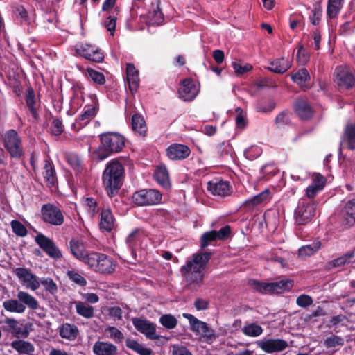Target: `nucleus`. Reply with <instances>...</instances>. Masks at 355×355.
<instances>
[{"label":"nucleus","mask_w":355,"mask_h":355,"mask_svg":"<svg viewBox=\"0 0 355 355\" xmlns=\"http://www.w3.org/2000/svg\"><path fill=\"white\" fill-rule=\"evenodd\" d=\"M125 176L124 166L118 159H113L107 163L102 173V182L110 198L115 197L119 193Z\"/></svg>","instance_id":"1"},{"label":"nucleus","mask_w":355,"mask_h":355,"mask_svg":"<svg viewBox=\"0 0 355 355\" xmlns=\"http://www.w3.org/2000/svg\"><path fill=\"white\" fill-rule=\"evenodd\" d=\"M99 139L101 144L94 152L98 161H103L112 154L121 152L125 146V137L116 132H103L99 135Z\"/></svg>","instance_id":"2"},{"label":"nucleus","mask_w":355,"mask_h":355,"mask_svg":"<svg viewBox=\"0 0 355 355\" xmlns=\"http://www.w3.org/2000/svg\"><path fill=\"white\" fill-rule=\"evenodd\" d=\"M85 264L93 271L100 274L112 273L116 268V262L108 255L97 252L86 253Z\"/></svg>","instance_id":"3"},{"label":"nucleus","mask_w":355,"mask_h":355,"mask_svg":"<svg viewBox=\"0 0 355 355\" xmlns=\"http://www.w3.org/2000/svg\"><path fill=\"white\" fill-rule=\"evenodd\" d=\"M17 299H9L3 302V307L10 313H23L26 306L32 310L39 308L37 299L28 292L20 291L17 293Z\"/></svg>","instance_id":"4"},{"label":"nucleus","mask_w":355,"mask_h":355,"mask_svg":"<svg viewBox=\"0 0 355 355\" xmlns=\"http://www.w3.org/2000/svg\"><path fill=\"white\" fill-rule=\"evenodd\" d=\"M3 146L12 158L20 159L24 155L21 140L15 130H8L3 136Z\"/></svg>","instance_id":"5"},{"label":"nucleus","mask_w":355,"mask_h":355,"mask_svg":"<svg viewBox=\"0 0 355 355\" xmlns=\"http://www.w3.org/2000/svg\"><path fill=\"white\" fill-rule=\"evenodd\" d=\"M162 193L156 189H146L135 191L132 202L138 206H148L159 204L162 200Z\"/></svg>","instance_id":"6"},{"label":"nucleus","mask_w":355,"mask_h":355,"mask_svg":"<svg viewBox=\"0 0 355 355\" xmlns=\"http://www.w3.org/2000/svg\"><path fill=\"white\" fill-rule=\"evenodd\" d=\"M41 218L47 224L60 226L64 222L62 211L56 205L46 203L41 207Z\"/></svg>","instance_id":"7"},{"label":"nucleus","mask_w":355,"mask_h":355,"mask_svg":"<svg viewBox=\"0 0 355 355\" xmlns=\"http://www.w3.org/2000/svg\"><path fill=\"white\" fill-rule=\"evenodd\" d=\"M204 270L197 266H191L190 262H187L180 268L182 276L185 278L187 283L195 288H200L204 283Z\"/></svg>","instance_id":"8"},{"label":"nucleus","mask_w":355,"mask_h":355,"mask_svg":"<svg viewBox=\"0 0 355 355\" xmlns=\"http://www.w3.org/2000/svg\"><path fill=\"white\" fill-rule=\"evenodd\" d=\"M183 317L189 320L191 330L196 335L207 340L216 338L215 331L205 322L198 320L190 313H183Z\"/></svg>","instance_id":"9"},{"label":"nucleus","mask_w":355,"mask_h":355,"mask_svg":"<svg viewBox=\"0 0 355 355\" xmlns=\"http://www.w3.org/2000/svg\"><path fill=\"white\" fill-rule=\"evenodd\" d=\"M315 215L313 205L302 199L295 210V220L297 225L309 223Z\"/></svg>","instance_id":"10"},{"label":"nucleus","mask_w":355,"mask_h":355,"mask_svg":"<svg viewBox=\"0 0 355 355\" xmlns=\"http://www.w3.org/2000/svg\"><path fill=\"white\" fill-rule=\"evenodd\" d=\"M230 234L231 227L230 225H225L218 231L205 232L200 238V247L201 249H205L218 239L224 241L230 236Z\"/></svg>","instance_id":"11"},{"label":"nucleus","mask_w":355,"mask_h":355,"mask_svg":"<svg viewBox=\"0 0 355 355\" xmlns=\"http://www.w3.org/2000/svg\"><path fill=\"white\" fill-rule=\"evenodd\" d=\"M35 243L51 258L59 259L62 254L60 250L54 241L42 233H39L35 238Z\"/></svg>","instance_id":"12"},{"label":"nucleus","mask_w":355,"mask_h":355,"mask_svg":"<svg viewBox=\"0 0 355 355\" xmlns=\"http://www.w3.org/2000/svg\"><path fill=\"white\" fill-rule=\"evenodd\" d=\"M76 53L93 62L100 63L104 60V53L101 49L89 44H83L76 50Z\"/></svg>","instance_id":"13"},{"label":"nucleus","mask_w":355,"mask_h":355,"mask_svg":"<svg viewBox=\"0 0 355 355\" xmlns=\"http://www.w3.org/2000/svg\"><path fill=\"white\" fill-rule=\"evenodd\" d=\"M98 110V103L96 98L92 101V104L86 105L82 113L76 119L73 125H78V128L86 126L96 115Z\"/></svg>","instance_id":"14"},{"label":"nucleus","mask_w":355,"mask_h":355,"mask_svg":"<svg viewBox=\"0 0 355 355\" xmlns=\"http://www.w3.org/2000/svg\"><path fill=\"white\" fill-rule=\"evenodd\" d=\"M199 89L192 78H185L181 81L178 89L180 98L184 101H191L198 95Z\"/></svg>","instance_id":"15"},{"label":"nucleus","mask_w":355,"mask_h":355,"mask_svg":"<svg viewBox=\"0 0 355 355\" xmlns=\"http://www.w3.org/2000/svg\"><path fill=\"white\" fill-rule=\"evenodd\" d=\"M132 322L135 328L140 333L144 334L146 338L150 340H157L155 325L150 321L141 318H133Z\"/></svg>","instance_id":"16"},{"label":"nucleus","mask_w":355,"mask_h":355,"mask_svg":"<svg viewBox=\"0 0 355 355\" xmlns=\"http://www.w3.org/2000/svg\"><path fill=\"white\" fill-rule=\"evenodd\" d=\"M336 82L340 87L349 89L355 86V75L343 67H337L335 69Z\"/></svg>","instance_id":"17"},{"label":"nucleus","mask_w":355,"mask_h":355,"mask_svg":"<svg viewBox=\"0 0 355 355\" xmlns=\"http://www.w3.org/2000/svg\"><path fill=\"white\" fill-rule=\"evenodd\" d=\"M293 110L302 121H309L314 114V110L311 104L306 99L302 98H298L295 101Z\"/></svg>","instance_id":"18"},{"label":"nucleus","mask_w":355,"mask_h":355,"mask_svg":"<svg viewBox=\"0 0 355 355\" xmlns=\"http://www.w3.org/2000/svg\"><path fill=\"white\" fill-rule=\"evenodd\" d=\"M166 154L171 160H183L190 155L191 150L187 145L175 143L166 149Z\"/></svg>","instance_id":"19"},{"label":"nucleus","mask_w":355,"mask_h":355,"mask_svg":"<svg viewBox=\"0 0 355 355\" xmlns=\"http://www.w3.org/2000/svg\"><path fill=\"white\" fill-rule=\"evenodd\" d=\"M257 345L266 353H273L282 352L288 346V343L282 339H268L265 340H259Z\"/></svg>","instance_id":"20"},{"label":"nucleus","mask_w":355,"mask_h":355,"mask_svg":"<svg viewBox=\"0 0 355 355\" xmlns=\"http://www.w3.org/2000/svg\"><path fill=\"white\" fill-rule=\"evenodd\" d=\"M207 188L214 196H226L230 195L231 187L228 181L214 178L208 182Z\"/></svg>","instance_id":"21"},{"label":"nucleus","mask_w":355,"mask_h":355,"mask_svg":"<svg viewBox=\"0 0 355 355\" xmlns=\"http://www.w3.org/2000/svg\"><path fill=\"white\" fill-rule=\"evenodd\" d=\"M12 330V334L17 338H26L29 335V327L32 324L28 322L26 324H19V322L15 318H6L3 322Z\"/></svg>","instance_id":"22"},{"label":"nucleus","mask_w":355,"mask_h":355,"mask_svg":"<svg viewBox=\"0 0 355 355\" xmlns=\"http://www.w3.org/2000/svg\"><path fill=\"white\" fill-rule=\"evenodd\" d=\"M15 275L24 283L28 284V286L33 291L39 288L40 284L37 277L32 274L26 268H17L14 270Z\"/></svg>","instance_id":"23"},{"label":"nucleus","mask_w":355,"mask_h":355,"mask_svg":"<svg viewBox=\"0 0 355 355\" xmlns=\"http://www.w3.org/2000/svg\"><path fill=\"white\" fill-rule=\"evenodd\" d=\"M340 146L350 150H355V123L346 125L341 136Z\"/></svg>","instance_id":"24"},{"label":"nucleus","mask_w":355,"mask_h":355,"mask_svg":"<svg viewBox=\"0 0 355 355\" xmlns=\"http://www.w3.org/2000/svg\"><path fill=\"white\" fill-rule=\"evenodd\" d=\"M92 351L96 355H117L118 348L114 344L105 342L96 341L92 347Z\"/></svg>","instance_id":"25"},{"label":"nucleus","mask_w":355,"mask_h":355,"mask_svg":"<svg viewBox=\"0 0 355 355\" xmlns=\"http://www.w3.org/2000/svg\"><path fill=\"white\" fill-rule=\"evenodd\" d=\"M355 257V250L347 252L343 255L329 261L326 264L327 270H331L335 268L344 266L351 263L352 260Z\"/></svg>","instance_id":"26"},{"label":"nucleus","mask_w":355,"mask_h":355,"mask_svg":"<svg viewBox=\"0 0 355 355\" xmlns=\"http://www.w3.org/2000/svg\"><path fill=\"white\" fill-rule=\"evenodd\" d=\"M25 101L32 117L35 120H38L40 116L37 112V105L35 98V94L34 89L32 87H28L26 89L25 94Z\"/></svg>","instance_id":"27"},{"label":"nucleus","mask_w":355,"mask_h":355,"mask_svg":"<svg viewBox=\"0 0 355 355\" xmlns=\"http://www.w3.org/2000/svg\"><path fill=\"white\" fill-rule=\"evenodd\" d=\"M131 128L133 132L139 135L146 137L148 128L144 118L138 113L132 115L131 119Z\"/></svg>","instance_id":"28"},{"label":"nucleus","mask_w":355,"mask_h":355,"mask_svg":"<svg viewBox=\"0 0 355 355\" xmlns=\"http://www.w3.org/2000/svg\"><path fill=\"white\" fill-rule=\"evenodd\" d=\"M212 256L211 252H198L193 254L192 259L187 260V262H190L191 266H197L200 267V269H205L206 265L208 263Z\"/></svg>","instance_id":"29"},{"label":"nucleus","mask_w":355,"mask_h":355,"mask_svg":"<svg viewBox=\"0 0 355 355\" xmlns=\"http://www.w3.org/2000/svg\"><path fill=\"white\" fill-rule=\"evenodd\" d=\"M100 229L110 232L114 227V216L109 209H103L101 212Z\"/></svg>","instance_id":"30"},{"label":"nucleus","mask_w":355,"mask_h":355,"mask_svg":"<svg viewBox=\"0 0 355 355\" xmlns=\"http://www.w3.org/2000/svg\"><path fill=\"white\" fill-rule=\"evenodd\" d=\"M69 248L71 253L74 256V257L83 263L85 262L86 254H85V246L81 240L74 238L72 239L69 241Z\"/></svg>","instance_id":"31"},{"label":"nucleus","mask_w":355,"mask_h":355,"mask_svg":"<svg viewBox=\"0 0 355 355\" xmlns=\"http://www.w3.org/2000/svg\"><path fill=\"white\" fill-rule=\"evenodd\" d=\"M343 212L345 214V225L350 227L355 224V196L345 203Z\"/></svg>","instance_id":"32"},{"label":"nucleus","mask_w":355,"mask_h":355,"mask_svg":"<svg viewBox=\"0 0 355 355\" xmlns=\"http://www.w3.org/2000/svg\"><path fill=\"white\" fill-rule=\"evenodd\" d=\"M78 329L74 324L64 323L59 328V335L69 340H74L78 337Z\"/></svg>","instance_id":"33"},{"label":"nucleus","mask_w":355,"mask_h":355,"mask_svg":"<svg viewBox=\"0 0 355 355\" xmlns=\"http://www.w3.org/2000/svg\"><path fill=\"white\" fill-rule=\"evenodd\" d=\"M160 4V0H155L152 3V8L148 12V17L150 19L153 24L159 25L164 20Z\"/></svg>","instance_id":"34"},{"label":"nucleus","mask_w":355,"mask_h":355,"mask_svg":"<svg viewBox=\"0 0 355 355\" xmlns=\"http://www.w3.org/2000/svg\"><path fill=\"white\" fill-rule=\"evenodd\" d=\"M44 178L46 182L51 186H54L56 181V174L54 165L49 159L44 161Z\"/></svg>","instance_id":"35"},{"label":"nucleus","mask_w":355,"mask_h":355,"mask_svg":"<svg viewBox=\"0 0 355 355\" xmlns=\"http://www.w3.org/2000/svg\"><path fill=\"white\" fill-rule=\"evenodd\" d=\"M73 304L76 306V311L77 314L87 318H92L94 315V309L93 306L81 301H73Z\"/></svg>","instance_id":"36"},{"label":"nucleus","mask_w":355,"mask_h":355,"mask_svg":"<svg viewBox=\"0 0 355 355\" xmlns=\"http://www.w3.org/2000/svg\"><path fill=\"white\" fill-rule=\"evenodd\" d=\"M153 176L155 180L162 187H168L170 185L169 175L165 166H158Z\"/></svg>","instance_id":"37"},{"label":"nucleus","mask_w":355,"mask_h":355,"mask_svg":"<svg viewBox=\"0 0 355 355\" xmlns=\"http://www.w3.org/2000/svg\"><path fill=\"white\" fill-rule=\"evenodd\" d=\"M64 159L76 173H80L83 166L80 156L75 153H67Z\"/></svg>","instance_id":"38"},{"label":"nucleus","mask_w":355,"mask_h":355,"mask_svg":"<svg viewBox=\"0 0 355 355\" xmlns=\"http://www.w3.org/2000/svg\"><path fill=\"white\" fill-rule=\"evenodd\" d=\"M11 346L19 354H32L35 351V347L31 343L23 340L12 341Z\"/></svg>","instance_id":"39"},{"label":"nucleus","mask_w":355,"mask_h":355,"mask_svg":"<svg viewBox=\"0 0 355 355\" xmlns=\"http://www.w3.org/2000/svg\"><path fill=\"white\" fill-rule=\"evenodd\" d=\"M320 248L321 242L319 239H316L312 243L300 248L298 254L300 257H309L318 252Z\"/></svg>","instance_id":"40"},{"label":"nucleus","mask_w":355,"mask_h":355,"mask_svg":"<svg viewBox=\"0 0 355 355\" xmlns=\"http://www.w3.org/2000/svg\"><path fill=\"white\" fill-rule=\"evenodd\" d=\"M269 194H270L269 190L266 189L265 191L259 193L258 195H256L253 198L246 200L243 202V207H245L246 208L251 209V208L254 207V206L258 205L261 204L262 202H263L264 200H266L268 198Z\"/></svg>","instance_id":"41"},{"label":"nucleus","mask_w":355,"mask_h":355,"mask_svg":"<svg viewBox=\"0 0 355 355\" xmlns=\"http://www.w3.org/2000/svg\"><path fill=\"white\" fill-rule=\"evenodd\" d=\"M292 286V282L289 280L270 282V293H282L285 291L289 290Z\"/></svg>","instance_id":"42"},{"label":"nucleus","mask_w":355,"mask_h":355,"mask_svg":"<svg viewBox=\"0 0 355 355\" xmlns=\"http://www.w3.org/2000/svg\"><path fill=\"white\" fill-rule=\"evenodd\" d=\"M291 79L300 87H304L306 82L310 80V75L306 68H302L292 74Z\"/></svg>","instance_id":"43"},{"label":"nucleus","mask_w":355,"mask_h":355,"mask_svg":"<svg viewBox=\"0 0 355 355\" xmlns=\"http://www.w3.org/2000/svg\"><path fill=\"white\" fill-rule=\"evenodd\" d=\"M270 67L267 69L276 73L283 74L288 71L289 65L286 63L284 58L277 59L270 63Z\"/></svg>","instance_id":"44"},{"label":"nucleus","mask_w":355,"mask_h":355,"mask_svg":"<svg viewBox=\"0 0 355 355\" xmlns=\"http://www.w3.org/2000/svg\"><path fill=\"white\" fill-rule=\"evenodd\" d=\"M85 75L96 85H103L105 83V77L103 73L92 68L86 69Z\"/></svg>","instance_id":"45"},{"label":"nucleus","mask_w":355,"mask_h":355,"mask_svg":"<svg viewBox=\"0 0 355 355\" xmlns=\"http://www.w3.org/2000/svg\"><path fill=\"white\" fill-rule=\"evenodd\" d=\"M341 8V0H328L327 16V18H336Z\"/></svg>","instance_id":"46"},{"label":"nucleus","mask_w":355,"mask_h":355,"mask_svg":"<svg viewBox=\"0 0 355 355\" xmlns=\"http://www.w3.org/2000/svg\"><path fill=\"white\" fill-rule=\"evenodd\" d=\"M242 331L245 336L257 337L263 333V329L260 325L256 323H250L244 326L242 329Z\"/></svg>","instance_id":"47"},{"label":"nucleus","mask_w":355,"mask_h":355,"mask_svg":"<svg viewBox=\"0 0 355 355\" xmlns=\"http://www.w3.org/2000/svg\"><path fill=\"white\" fill-rule=\"evenodd\" d=\"M12 12L15 17L20 19L21 24H29L28 12L22 5L16 4L13 6Z\"/></svg>","instance_id":"48"},{"label":"nucleus","mask_w":355,"mask_h":355,"mask_svg":"<svg viewBox=\"0 0 355 355\" xmlns=\"http://www.w3.org/2000/svg\"><path fill=\"white\" fill-rule=\"evenodd\" d=\"M275 123L278 128H282L291 123L290 112L288 110L281 112L275 118Z\"/></svg>","instance_id":"49"},{"label":"nucleus","mask_w":355,"mask_h":355,"mask_svg":"<svg viewBox=\"0 0 355 355\" xmlns=\"http://www.w3.org/2000/svg\"><path fill=\"white\" fill-rule=\"evenodd\" d=\"M40 284L44 286V290L54 295L58 292V286L51 278H42Z\"/></svg>","instance_id":"50"},{"label":"nucleus","mask_w":355,"mask_h":355,"mask_svg":"<svg viewBox=\"0 0 355 355\" xmlns=\"http://www.w3.org/2000/svg\"><path fill=\"white\" fill-rule=\"evenodd\" d=\"M51 133L55 136H60L64 130L62 120L60 118H53L50 128Z\"/></svg>","instance_id":"51"},{"label":"nucleus","mask_w":355,"mask_h":355,"mask_svg":"<svg viewBox=\"0 0 355 355\" xmlns=\"http://www.w3.org/2000/svg\"><path fill=\"white\" fill-rule=\"evenodd\" d=\"M250 286L254 289L256 291L259 292L261 293H270V283L261 282L255 279H252L250 281Z\"/></svg>","instance_id":"52"},{"label":"nucleus","mask_w":355,"mask_h":355,"mask_svg":"<svg viewBox=\"0 0 355 355\" xmlns=\"http://www.w3.org/2000/svg\"><path fill=\"white\" fill-rule=\"evenodd\" d=\"M13 232L18 236L24 237L27 235L28 231L26 227L19 220H13L11 223Z\"/></svg>","instance_id":"53"},{"label":"nucleus","mask_w":355,"mask_h":355,"mask_svg":"<svg viewBox=\"0 0 355 355\" xmlns=\"http://www.w3.org/2000/svg\"><path fill=\"white\" fill-rule=\"evenodd\" d=\"M159 322L166 328L171 329L176 327L177 319L172 315H163L159 318Z\"/></svg>","instance_id":"54"},{"label":"nucleus","mask_w":355,"mask_h":355,"mask_svg":"<svg viewBox=\"0 0 355 355\" xmlns=\"http://www.w3.org/2000/svg\"><path fill=\"white\" fill-rule=\"evenodd\" d=\"M67 275L71 281L80 286H85L87 285V280L74 270H69Z\"/></svg>","instance_id":"55"},{"label":"nucleus","mask_w":355,"mask_h":355,"mask_svg":"<svg viewBox=\"0 0 355 355\" xmlns=\"http://www.w3.org/2000/svg\"><path fill=\"white\" fill-rule=\"evenodd\" d=\"M236 113V125L238 128L243 129L247 125V121L243 110L241 107H237L235 110Z\"/></svg>","instance_id":"56"},{"label":"nucleus","mask_w":355,"mask_h":355,"mask_svg":"<svg viewBox=\"0 0 355 355\" xmlns=\"http://www.w3.org/2000/svg\"><path fill=\"white\" fill-rule=\"evenodd\" d=\"M322 9L320 5L316 6L312 10L309 20L313 25H318L321 20Z\"/></svg>","instance_id":"57"},{"label":"nucleus","mask_w":355,"mask_h":355,"mask_svg":"<svg viewBox=\"0 0 355 355\" xmlns=\"http://www.w3.org/2000/svg\"><path fill=\"white\" fill-rule=\"evenodd\" d=\"M324 345L327 348L334 347L338 345H343V339L340 336L333 335L324 340Z\"/></svg>","instance_id":"58"},{"label":"nucleus","mask_w":355,"mask_h":355,"mask_svg":"<svg viewBox=\"0 0 355 355\" xmlns=\"http://www.w3.org/2000/svg\"><path fill=\"white\" fill-rule=\"evenodd\" d=\"M313 302V298L306 294H302L296 299V304L300 307L306 308L311 305Z\"/></svg>","instance_id":"59"},{"label":"nucleus","mask_w":355,"mask_h":355,"mask_svg":"<svg viewBox=\"0 0 355 355\" xmlns=\"http://www.w3.org/2000/svg\"><path fill=\"white\" fill-rule=\"evenodd\" d=\"M106 331L110 334V338L116 343H121L124 339L123 333L115 327H109Z\"/></svg>","instance_id":"60"},{"label":"nucleus","mask_w":355,"mask_h":355,"mask_svg":"<svg viewBox=\"0 0 355 355\" xmlns=\"http://www.w3.org/2000/svg\"><path fill=\"white\" fill-rule=\"evenodd\" d=\"M232 67L237 75H243L245 73L252 69V66L250 64L242 65L239 62H232Z\"/></svg>","instance_id":"61"},{"label":"nucleus","mask_w":355,"mask_h":355,"mask_svg":"<svg viewBox=\"0 0 355 355\" xmlns=\"http://www.w3.org/2000/svg\"><path fill=\"white\" fill-rule=\"evenodd\" d=\"M127 82L128 84V87L130 92L134 94L137 92L139 85V75L134 76H128L126 77Z\"/></svg>","instance_id":"62"},{"label":"nucleus","mask_w":355,"mask_h":355,"mask_svg":"<svg viewBox=\"0 0 355 355\" xmlns=\"http://www.w3.org/2000/svg\"><path fill=\"white\" fill-rule=\"evenodd\" d=\"M116 16L114 15H110L107 17L105 21V26L107 29L112 35H114L115 28H116Z\"/></svg>","instance_id":"63"},{"label":"nucleus","mask_w":355,"mask_h":355,"mask_svg":"<svg viewBox=\"0 0 355 355\" xmlns=\"http://www.w3.org/2000/svg\"><path fill=\"white\" fill-rule=\"evenodd\" d=\"M230 144L226 142L219 143L216 146V152L220 157L228 155L230 154Z\"/></svg>","instance_id":"64"}]
</instances>
